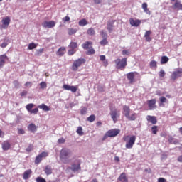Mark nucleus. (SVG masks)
<instances>
[{
    "label": "nucleus",
    "mask_w": 182,
    "mask_h": 182,
    "mask_svg": "<svg viewBox=\"0 0 182 182\" xmlns=\"http://www.w3.org/2000/svg\"><path fill=\"white\" fill-rule=\"evenodd\" d=\"M146 103L149 110H154V109H157V105H156V99L149 100L146 101Z\"/></svg>",
    "instance_id": "11"
},
{
    "label": "nucleus",
    "mask_w": 182,
    "mask_h": 182,
    "mask_svg": "<svg viewBox=\"0 0 182 182\" xmlns=\"http://www.w3.org/2000/svg\"><path fill=\"white\" fill-rule=\"evenodd\" d=\"M114 22L113 21H108L107 23V30L109 31V32H112V31H113V25H114Z\"/></svg>",
    "instance_id": "32"
},
{
    "label": "nucleus",
    "mask_w": 182,
    "mask_h": 182,
    "mask_svg": "<svg viewBox=\"0 0 182 182\" xmlns=\"http://www.w3.org/2000/svg\"><path fill=\"white\" fill-rule=\"evenodd\" d=\"M115 68L119 70H124L127 66V58H117L114 60Z\"/></svg>",
    "instance_id": "3"
},
{
    "label": "nucleus",
    "mask_w": 182,
    "mask_h": 182,
    "mask_svg": "<svg viewBox=\"0 0 182 182\" xmlns=\"http://www.w3.org/2000/svg\"><path fill=\"white\" fill-rule=\"evenodd\" d=\"M149 66L151 68H157V62L156 61H154V60H152L150 62V64H149Z\"/></svg>",
    "instance_id": "45"
},
{
    "label": "nucleus",
    "mask_w": 182,
    "mask_h": 182,
    "mask_svg": "<svg viewBox=\"0 0 182 182\" xmlns=\"http://www.w3.org/2000/svg\"><path fill=\"white\" fill-rule=\"evenodd\" d=\"M41 89H46L48 87V85L46 84V82H41L40 83Z\"/></svg>",
    "instance_id": "50"
},
{
    "label": "nucleus",
    "mask_w": 182,
    "mask_h": 182,
    "mask_svg": "<svg viewBox=\"0 0 182 182\" xmlns=\"http://www.w3.org/2000/svg\"><path fill=\"white\" fill-rule=\"evenodd\" d=\"M76 53V50L73 48H70V50H68V54L69 56H72V55H75Z\"/></svg>",
    "instance_id": "48"
},
{
    "label": "nucleus",
    "mask_w": 182,
    "mask_h": 182,
    "mask_svg": "<svg viewBox=\"0 0 182 182\" xmlns=\"http://www.w3.org/2000/svg\"><path fill=\"white\" fill-rule=\"evenodd\" d=\"M177 161L179 162V163H182V155L179 156L177 159Z\"/></svg>",
    "instance_id": "64"
},
{
    "label": "nucleus",
    "mask_w": 182,
    "mask_h": 182,
    "mask_svg": "<svg viewBox=\"0 0 182 182\" xmlns=\"http://www.w3.org/2000/svg\"><path fill=\"white\" fill-rule=\"evenodd\" d=\"M146 120L150 122L152 124H156L157 123V118L155 116L148 115L146 117Z\"/></svg>",
    "instance_id": "21"
},
{
    "label": "nucleus",
    "mask_w": 182,
    "mask_h": 182,
    "mask_svg": "<svg viewBox=\"0 0 182 182\" xmlns=\"http://www.w3.org/2000/svg\"><path fill=\"white\" fill-rule=\"evenodd\" d=\"M37 46L38 45H36L35 43H31L28 46V49L29 50H32L33 49H36Z\"/></svg>",
    "instance_id": "41"
},
{
    "label": "nucleus",
    "mask_w": 182,
    "mask_h": 182,
    "mask_svg": "<svg viewBox=\"0 0 182 182\" xmlns=\"http://www.w3.org/2000/svg\"><path fill=\"white\" fill-rule=\"evenodd\" d=\"M43 48H41L36 50V56H41L43 53Z\"/></svg>",
    "instance_id": "46"
},
{
    "label": "nucleus",
    "mask_w": 182,
    "mask_h": 182,
    "mask_svg": "<svg viewBox=\"0 0 182 182\" xmlns=\"http://www.w3.org/2000/svg\"><path fill=\"white\" fill-rule=\"evenodd\" d=\"M100 44L101 46H106V45L109 44V41H107V38H103L100 42Z\"/></svg>",
    "instance_id": "42"
},
{
    "label": "nucleus",
    "mask_w": 182,
    "mask_h": 182,
    "mask_svg": "<svg viewBox=\"0 0 182 182\" xmlns=\"http://www.w3.org/2000/svg\"><path fill=\"white\" fill-rule=\"evenodd\" d=\"M70 151L69 149H63L60 151V159L63 164H69L70 163Z\"/></svg>",
    "instance_id": "1"
},
{
    "label": "nucleus",
    "mask_w": 182,
    "mask_h": 182,
    "mask_svg": "<svg viewBox=\"0 0 182 182\" xmlns=\"http://www.w3.org/2000/svg\"><path fill=\"white\" fill-rule=\"evenodd\" d=\"M127 119L130 122H134V120L137 119V114L134 112L131 115H128V117H127Z\"/></svg>",
    "instance_id": "27"
},
{
    "label": "nucleus",
    "mask_w": 182,
    "mask_h": 182,
    "mask_svg": "<svg viewBox=\"0 0 182 182\" xmlns=\"http://www.w3.org/2000/svg\"><path fill=\"white\" fill-rule=\"evenodd\" d=\"M167 181L164 178H159L158 182H166Z\"/></svg>",
    "instance_id": "63"
},
{
    "label": "nucleus",
    "mask_w": 182,
    "mask_h": 182,
    "mask_svg": "<svg viewBox=\"0 0 182 182\" xmlns=\"http://www.w3.org/2000/svg\"><path fill=\"white\" fill-rule=\"evenodd\" d=\"M48 152L43 151L41 154H38L34 161L35 164H39L43 159H46L48 157Z\"/></svg>",
    "instance_id": "9"
},
{
    "label": "nucleus",
    "mask_w": 182,
    "mask_h": 182,
    "mask_svg": "<svg viewBox=\"0 0 182 182\" xmlns=\"http://www.w3.org/2000/svg\"><path fill=\"white\" fill-rule=\"evenodd\" d=\"M119 133H120V129H114L108 130L102 137V141H105L108 137H116Z\"/></svg>",
    "instance_id": "5"
},
{
    "label": "nucleus",
    "mask_w": 182,
    "mask_h": 182,
    "mask_svg": "<svg viewBox=\"0 0 182 182\" xmlns=\"http://www.w3.org/2000/svg\"><path fill=\"white\" fill-rule=\"evenodd\" d=\"M68 48L70 49H76L77 48V43L73 41L70 42L68 46Z\"/></svg>",
    "instance_id": "33"
},
{
    "label": "nucleus",
    "mask_w": 182,
    "mask_h": 182,
    "mask_svg": "<svg viewBox=\"0 0 182 182\" xmlns=\"http://www.w3.org/2000/svg\"><path fill=\"white\" fill-rule=\"evenodd\" d=\"M129 23L131 26H135V28H137L138 26H140V25L141 24V20L130 18Z\"/></svg>",
    "instance_id": "15"
},
{
    "label": "nucleus",
    "mask_w": 182,
    "mask_h": 182,
    "mask_svg": "<svg viewBox=\"0 0 182 182\" xmlns=\"http://www.w3.org/2000/svg\"><path fill=\"white\" fill-rule=\"evenodd\" d=\"M151 131L153 134H157V132H159V130L157 129V126L156 125L153 126L151 128Z\"/></svg>",
    "instance_id": "49"
},
{
    "label": "nucleus",
    "mask_w": 182,
    "mask_h": 182,
    "mask_svg": "<svg viewBox=\"0 0 182 182\" xmlns=\"http://www.w3.org/2000/svg\"><path fill=\"white\" fill-rule=\"evenodd\" d=\"M166 76V72L164 70H161L159 72V77H164Z\"/></svg>",
    "instance_id": "55"
},
{
    "label": "nucleus",
    "mask_w": 182,
    "mask_h": 182,
    "mask_svg": "<svg viewBox=\"0 0 182 182\" xmlns=\"http://www.w3.org/2000/svg\"><path fill=\"white\" fill-rule=\"evenodd\" d=\"M66 53V47L62 46L60 47L57 51H56V55L59 58H62L65 54Z\"/></svg>",
    "instance_id": "19"
},
{
    "label": "nucleus",
    "mask_w": 182,
    "mask_h": 182,
    "mask_svg": "<svg viewBox=\"0 0 182 182\" xmlns=\"http://www.w3.org/2000/svg\"><path fill=\"white\" fill-rule=\"evenodd\" d=\"M44 171L47 176H50V174H52V167L49 165L46 166Z\"/></svg>",
    "instance_id": "31"
},
{
    "label": "nucleus",
    "mask_w": 182,
    "mask_h": 182,
    "mask_svg": "<svg viewBox=\"0 0 182 182\" xmlns=\"http://www.w3.org/2000/svg\"><path fill=\"white\" fill-rule=\"evenodd\" d=\"M35 105L33 103L28 104L26 106V110L30 114H38L39 109L38 108H34Z\"/></svg>",
    "instance_id": "7"
},
{
    "label": "nucleus",
    "mask_w": 182,
    "mask_h": 182,
    "mask_svg": "<svg viewBox=\"0 0 182 182\" xmlns=\"http://www.w3.org/2000/svg\"><path fill=\"white\" fill-rule=\"evenodd\" d=\"M76 132L79 136H83L85 134V132H83V128H82V127H78Z\"/></svg>",
    "instance_id": "40"
},
{
    "label": "nucleus",
    "mask_w": 182,
    "mask_h": 182,
    "mask_svg": "<svg viewBox=\"0 0 182 182\" xmlns=\"http://www.w3.org/2000/svg\"><path fill=\"white\" fill-rule=\"evenodd\" d=\"M6 60H9V58L6 55H0V68H4L5 63H6Z\"/></svg>",
    "instance_id": "17"
},
{
    "label": "nucleus",
    "mask_w": 182,
    "mask_h": 182,
    "mask_svg": "<svg viewBox=\"0 0 182 182\" xmlns=\"http://www.w3.org/2000/svg\"><path fill=\"white\" fill-rule=\"evenodd\" d=\"M65 141H66V140H65L64 138H60V139H58V143H59L60 144H63V143H65Z\"/></svg>",
    "instance_id": "59"
},
{
    "label": "nucleus",
    "mask_w": 182,
    "mask_h": 182,
    "mask_svg": "<svg viewBox=\"0 0 182 182\" xmlns=\"http://www.w3.org/2000/svg\"><path fill=\"white\" fill-rule=\"evenodd\" d=\"M63 22L65 23V22H69L70 21V17L66 16L63 18Z\"/></svg>",
    "instance_id": "56"
},
{
    "label": "nucleus",
    "mask_w": 182,
    "mask_h": 182,
    "mask_svg": "<svg viewBox=\"0 0 182 182\" xmlns=\"http://www.w3.org/2000/svg\"><path fill=\"white\" fill-rule=\"evenodd\" d=\"M36 182H46V180L42 177H38L36 179Z\"/></svg>",
    "instance_id": "54"
},
{
    "label": "nucleus",
    "mask_w": 182,
    "mask_h": 182,
    "mask_svg": "<svg viewBox=\"0 0 182 182\" xmlns=\"http://www.w3.org/2000/svg\"><path fill=\"white\" fill-rule=\"evenodd\" d=\"M68 35H70V36L75 35V33H76V32H77V29H76V28H68Z\"/></svg>",
    "instance_id": "39"
},
{
    "label": "nucleus",
    "mask_w": 182,
    "mask_h": 182,
    "mask_svg": "<svg viewBox=\"0 0 182 182\" xmlns=\"http://www.w3.org/2000/svg\"><path fill=\"white\" fill-rule=\"evenodd\" d=\"M93 43L92 41H86L85 43L82 44V48L83 49H89V46H92Z\"/></svg>",
    "instance_id": "29"
},
{
    "label": "nucleus",
    "mask_w": 182,
    "mask_h": 182,
    "mask_svg": "<svg viewBox=\"0 0 182 182\" xmlns=\"http://www.w3.org/2000/svg\"><path fill=\"white\" fill-rule=\"evenodd\" d=\"M100 36H102V39H107V33L104 31L103 30H102L100 32Z\"/></svg>",
    "instance_id": "43"
},
{
    "label": "nucleus",
    "mask_w": 182,
    "mask_h": 182,
    "mask_svg": "<svg viewBox=\"0 0 182 182\" xmlns=\"http://www.w3.org/2000/svg\"><path fill=\"white\" fill-rule=\"evenodd\" d=\"M24 86H26V87H32V82H26L24 85Z\"/></svg>",
    "instance_id": "58"
},
{
    "label": "nucleus",
    "mask_w": 182,
    "mask_h": 182,
    "mask_svg": "<svg viewBox=\"0 0 182 182\" xmlns=\"http://www.w3.org/2000/svg\"><path fill=\"white\" fill-rule=\"evenodd\" d=\"M80 164H82L80 160L77 159L75 161V164H73L71 165V167L70 168L72 171L74 173H76V171H79L80 170H82V167H80Z\"/></svg>",
    "instance_id": "8"
},
{
    "label": "nucleus",
    "mask_w": 182,
    "mask_h": 182,
    "mask_svg": "<svg viewBox=\"0 0 182 182\" xmlns=\"http://www.w3.org/2000/svg\"><path fill=\"white\" fill-rule=\"evenodd\" d=\"M13 83L16 87L19 86V81H18L17 80H14Z\"/></svg>",
    "instance_id": "61"
},
{
    "label": "nucleus",
    "mask_w": 182,
    "mask_h": 182,
    "mask_svg": "<svg viewBox=\"0 0 182 182\" xmlns=\"http://www.w3.org/2000/svg\"><path fill=\"white\" fill-rule=\"evenodd\" d=\"M28 130L30 132H32L33 133H35V132L38 130V127H36V125H35V124H30L28 125Z\"/></svg>",
    "instance_id": "28"
},
{
    "label": "nucleus",
    "mask_w": 182,
    "mask_h": 182,
    "mask_svg": "<svg viewBox=\"0 0 182 182\" xmlns=\"http://www.w3.org/2000/svg\"><path fill=\"white\" fill-rule=\"evenodd\" d=\"M182 76V68H178L176 71H174L171 75V80L174 81L177 77H181Z\"/></svg>",
    "instance_id": "10"
},
{
    "label": "nucleus",
    "mask_w": 182,
    "mask_h": 182,
    "mask_svg": "<svg viewBox=\"0 0 182 182\" xmlns=\"http://www.w3.org/2000/svg\"><path fill=\"white\" fill-rule=\"evenodd\" d=\"M85 63H86V60L85 58H78L75 60L72 65V70L76 72L77 69L82 65H85Z\"/></svg>",
    "instance_id": "4"
},
{
    "label": "nucleus",
    "mask_w": 182,
    "mask_h": 182,
    "mask_svg": "<svg viewBox=\"0 0 182 182\" xmlns=\"http://www.w3.org/2000/svg\"><path fill=\"white\" fill-rule=\"evenodd\" d=\"M1 148L4 151H8V150L11 149V143L9 142V141L6 140L3 141L1 144Z\"/></svg>",
    "instance_id": "18"
},
{
    "label": "nucleus",
    "mask_w": 182,
    "mask_h": 182,
    "mask_svg": "<svg viewBox=\"0 0 182 182\" xmlns=\"http://www.w3.org/2000/svg\"><path fill=\"white\" fill-rule=\"evenodd\" d=\"M147 6H148L147 3L144 2L142 4L141 8L144 10V12H145V14H147V15H151V11H150V10Z\"/></svg>",
    "instance_id": "23"
},
{
    "label": "nucleus",
    "mask_w": 182,
    "mask_h": 182,
    "mask_svg": "<svg viewBox=\"0 0 182 182\" xmlns=\"http://www.w3.org/2000/svg\"><path fill=\"white\" fill-rule=\"evenodd\" d=\"M87 21L85 18L81 19L79 22H78V25L79 26H86V25H87Z\"/></svg>",
    "instance_id": "35"
},
{
    "label": "nucleus",
    "mask_w": 182,
    "mask_h": 182,
    "mask_svg": "<svg viewBox=\"0 0 182 182\" xmlns=\"http://www.w3.org/2000/svg\"><path fill=\"white\" fill-rule=\"evenodd\" d=\"M32 174V170L28 169L24 171L23 175V180H28L29 178V176Z\"/></svg>",
    "instance_id": "25"
},
{
    "label": "nucleus",
    "mask_w": 182,
    "mask_h": 182,
    "mask_svg": "<svg viewBox=\"0 0 182 182\" xmlns=\"http://www.w3.org/2000/svg\"><path fill=\"white\" fill-rule=\"evenodd\" d=\"M87 113V108L86 107H83L80 110V114H82V115H85Z\"/></svg>",
    "instance_id": "51"
},
{
    "label": "nucleus",
    "mask_w": 182,
    "mask_h": 182,
    "mask_svg": "<svg viewBox=\"0 0 182 182\" xmlns=\"http://www.w3.org/2000/svg\"><path fill=\"white\" fill-rule=\"evenodd\" d=\"M122 114L127 118L130 114V107L127 105H124L122 108Z\"/></svg>",
    "instance_id": "20"
},
{
    "label": "nucleus",
    "mask_w": 182,
    "mask_h": 182,
    "mask_svg": "<svg viewBox=\"0 0 182 182\" xmlns=\"http://www.w3.org/2000/svg\"><path fill=\"white\" fill-rule=\"evenodd\" d=\"M122 55L123 56L124 55L129 56V55H130V51L129 50H123Z\"/></svg>",
    "instance_id": "53"
},
{
    "label": "nucleus",
    "mask_w": 182,
    "mask_h": 182,
    "mask_svg": "<svg viewBox=\"0 0 182 182\" xmlns=\"http://www.w3.org/2000/svg\"><path fill=\"white\" fill-rule=\"evenodd\" d=\"M173 9H178V11H182V4L180 1L176 0L173 4Z\"/></svg>",
    "instance_id": "24"
},
{
    "label": "nucleus",
    "mask_w": 182,
    "mask_h": 182,
    "mask_svg": "<svg viewBox=\"0 0 182 182\" xmlns=\"http://www.w3.org/2000/svg\"><path fill=\"white\" fill-rule=\"evenodd\" d=\"M87 122H90V123H93V122L96 120V116H95V114H92L87 118Z\"/></svg>",
    "instance_id": "38"
},
{
    "label": "nucleus",
    "mask_w": 182,
    "mask_h": 182,
    "mask_svg": "<svg viewBox=\"0 0 182 182\" xmlns=\"http://www.w3.org/2000/svg\"><path fill=\"white\" fill-rule=\"evenodd\" d=\"M151 35V31H146L144 34V38H146V42H151V38L150 36Z\"/></svg>",
    "instance_id": "26"
},
{
    "label": "nucleus",
    "mask_w": 182,
    "mask_h": 182,
    "mask_svg": "<svg viewBox=\"0 0 182 182\" xmlns=\"http://www.w3.org/2000/svg\"><path fill=\"white\" fill-rule=\"evenodd\" d=\"M100 60H102V62H105L106 60V56L105 55H100Z\"/></svg>",
    "instance_id": "62"
},
{
    "label": "nucleus",
    "mask_w": 182,
    "mask_h": 182,
    "mask_svg": "<svg viewBox=\"0 0 182 182\" xmlns=\"http://www.w3.org/2000/svg\"><path fill=\"white\" fill-rule=\"evenodd\" d=\"M118 181L129 182V179L127 178V176H126V173H122L120 174L119 177L118 178Z\"/></svg>",
    "instance_id": "22"
},
{
    "label": "nucleus",
    "mask_w": 182,
    "mask_h": 182,
    "mask_svg": "<svg viewBox=\"0 0 182 182\" xmlns=\"http://www.w3.org/2000/svg\"><path fill=\"white\" fill-rule=\"evenodd\" d=\"M38 109H42L44 112H49V110H50V108L45 104H41V105H38Z\"/></svg>",
    "instance_id": "30"
},
{
    "label": "nucleus",
    "mask_w": 182,
    "mask_h": 182,
    "mask_svg": "<svg viewBox=\"0 0 182 182\" xmlns=\"http://www.w3.org/2000/svg\"><path fill=\"white\" fill-rule=\"evenodd\" d=\"M18 134H25V130L19 128V129H18Z\"/></svg>",
    "instance_id": "57"
},
{
    "label": "nucleus",
    "mask_w": 182,
    "mask_h": 182,
    "mask_svg": "<svg viewBox=\"0 0 182 182\" xmlns=\"http://www.w3.org/2000/svg\"><path fill=\"white\" fill-rule=\"evenodd\" d=\"M4 42L1 45V48H6L8 46V42H9V40H8L7 38H4Z\"/></svg>",
    "instance_id": "47"
},
{
    "label": "nucleus",
    "mask_w": 182,
    "mask_h": 182,
    "mask_svg": "<svg viewBox=\"0 0 182 182\" xmlns=\"http://www.w3.org/2000/svg\"><path fill=\"white\" fill-rule=\"evenodd\" d=\"M20 95H21V97L26 96V95H28V91L23 90V91H22V92H21Z\"/></svg>",
    "instance_id": "60"
},
{
    "label": "nucleus",
    "mask_w": 182,
    "mask_h": 182,
    "mask_svg": "<svg viewBox=\"0 0 182 182\" xmlns=\"http://www.w3.org/2000/svg\"><path fill=\"white\" fill-rule=\"evenodd\" d=\"M109 110H110V116L111 119H112L114 123H116L117 122V119L120 117V113L117 112V109H114L112 107V105H109Z\"/></svg>",
    "instance_id": "6"
},
{
    "label": "nucleus",
    "mask_w": 182,
    "mask_h": 182,
    "mask_svg": "<svg viewBox=\"0 0 182 182\" xmlns=\"http://www.w3.org/2000/svg\"><path fill=\"white\" fill-rule=\"evenodd\" d=\"M26 151H28V153L32 151V150H33V144H30L27 148H26Z\"/></svg>",
    "instance_id": "52"
},
{
    "label": "nucleus",
    "mask_w": 182,
    "mask_h": 182,
    "mask_svg": "<svg viewBox=\"0 0 182 182\" xmlns=\"http://www.w3.org/2000/svg\"><path fill=\"white\" fill-rule=\"evenodd\" d=\"M159 100L161 102V103L159 104V106H164L163 103H167L168 102L167 98H166L165 97H161L159 98Z\"/></svg>",
    "instance_id": "37"
},
{
    "label": "nucleus",
    "mask_w": 182,
    "mask_h": 182,
    "mask_svg": "<svg viewBox=\"0 0 182 182\" xmlns=\"http://www.w3.org/2000/svg\"><path fill=\"white\" fill-rule=\"evenodd\" d=\"M95 53H96V51H95L93 48H90L86 53L87 55H95Z\"/></svg>",
    "instance_id": "44"
},
{
    "label": "nucleus",
    "mask_w": 182,
    "mask_h": 182,
    "mask_svg": "<svg viewBox=\"0 0 182 182\" xmlns=\"http://www.w3.org/2000/svg\"><path fill=\"white\" fill-rule=\"evenodd\" d=\"M87 35H90V36H93L95 35L96 32L95 31V29L93 28H90L87 31Z\"/></svg>",
    "instance_id": "36"
},
{
    "label": "nucleus",
    "mask_w": 182,
    "mask_h": 182,
    "mask_svg": "<svg viewBox=\"0 0 182 182\" xmlns=\"http://www.w3.org/2000/svg\"><path fill=\"white\" fill-rule=\"evenodd\" d=\"M55 25H56V22L53 21H44L43 23H42V26L43 28H48L49 29L52 28H55Z\"/></svg>",
    "instance_id": "13"
},
{
    "label": "nucleus",
    "mask_w": 182,
    "mask_h": 182,
    "mask_svg": "<svg viewBox=\"0 0 182 182\" xmlns=\"http://www.w3.org/2000/svg\"><path fill=\"white\" fill-rule=\"evenodd\" d=\"M135 75H139V73L137 72H135V73L131 72L127 74V77L128 80H129L130 85H133V83L136 82V80L134 79Z\"/></svg>",
    "instance_id": "12"
},
{
    "label": "nucleus",
    "mask_w": 182,
    "mask_h": 182,
    "mask_svg": "<svg viewBox=\"0 0 182 182\" xmlns=\"http://www.w3.org/2000/svg\"><path fill=\"white\" fill-rule=\"evenodd\" d=\"M63 89L65 90H70L73 93H76V92H77V87L73 85L70 86L66 84L63 85Z\"/></svg>",
    "instance_id": "16"
},
{
    "label": "nucleus",
    "mask_w": 182,
    "mask_h": 182,
    "mask_svg": "<svg viewBox=\"0 0 182 182\" xmlns=\"http://www.w3.org/2000/svg\"><path fill=\"white\" fill-rule=\"evenodd\" d=\"M123 140L126 142V149H133V146H134V143H136V136L125 135L123 136Z\"/></svg>",
    "instance_id": "2"
},
{
    "label": "nucleus",
    "mask_w": 182,
    "mask_h": 182,
    "mask_svg": "<svg viewBox=\"0 0 182 182\" xmlns=\"http://www.w3.org/2000/svg\"><path fill=\"white\" fill-rule=\"evenodd\" d=\"M169 59L167 56H162L161 58V65H166L168 62Z\"/></svg>",
    "instance_id": "34"
},
{
    "label": "nucleus",
    "mask_w": 182,
    "mask_h": 182,
    "mask_svg": "<svg viewBox=\"0 0 182 182\" xmlns=\"http://www.w3.org/2000/svg\"><path fill=\"white\" fill-rule=\"evenodd\" d=\"M1 22H2L1 28L3 29H7L8 26H9V24L11 23V18L6 16V18L1 20Z\"/></svg>",
    "instance_id": "14"
}]
</instances>
